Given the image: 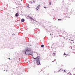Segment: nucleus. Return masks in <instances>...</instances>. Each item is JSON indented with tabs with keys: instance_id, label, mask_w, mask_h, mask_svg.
I'll return each instance as SVG.
<instances>
[{
	"instance_id": "obj_12",
	"label": "nucleus",
	"mask_w": 75,
	"mask_h": 75,
	"mask_svg": "<svg viewBox=\"0 0 75 75\" xmlns=\"http://www.w3.org/2000/svg\"><path fill=\"white\" fill-rule=\"evenodd\" d=\"M30 3L33 4V2H30Z\"/></svg>"
},
{
	"instance_id": "obj_3",
	"label": "nucleus",
	"mask_w": 75,
	"mask_h": 75,
	"mask_svg": "<svg viewBox=\"0 0 75 75\" xmlns=\"http://www.w3.org/2000/svg\"><path fill=\"white\" fill-rule=\"evenodd\" d=\"M28 16V17H29V18H30V20H32V19H33V18L30 17V16Z\"/></svg>"
},
{
	"instance_id": "obj_25",
	"label": "nucleus",
	"mask_w": 75,
	"mask_h": 75,
	"mask_svg": "<svg viewBox=\"0 0 75 75\" xmlns=\"http://www.w3.org/2000/svg\"><path fill=\"white\" fill-rule=\"evenodd\" d=\"M67 55H68V54H67Z\"/></svg>"
},
{
	"instance_id": "obj_21",
	"label": "nucleus",
	"mask_w": 75,
	"mask_h": 75,
	"mask_svg": "<svg viewBox=\"0 0 75 75\" xmlns=\"http://www.w3.org/2000/svg\"><path fill=\"white\" fill-rule=\"evenodd\" d=\"M54 61H52V62H54Z\"/></svg>"
},
{
	"instance_id": "obj_10",
	"label": "nucleus",
	"mask_w": 75,
	"mask_h": 75,
	"mask_svg": "<svg viewBox=\"0 0 75 75\" xmlns=\"http://www.w3.org/2000/svg\"><path fill=\"white\" fill-rule=\"evenodd\" d=\"M58 20H59V21H61V19H58Z\"/></svg>"
},
{
	"instance_id": "obj_16",
	"label": "nucleus",
	"mask_w": 75,
	"mask_h": 75,
	"mask_svg": "<svg viewBox=\"0 0 75 75\" xmlns=\"http://www.w3.org/2000/svg\"><path fill=\"white\" fill-rule=\"evenodd\" d=\"M66 55V54L65 53H64V55Z\"/></svg>"
},
{
	"instance_id": "obj_20",
	"label": "nucleus",
	"mask_w": 75,
	"mask_h": 75,
	"mask_svg": "<svg viewBox=\"0 0 75 75\" xmlns=\"http://www.w3.org/2000/svg\"><path fill=\"white\" fill-rule=\"evenodd\" d=\"M8 59H10V58H9Z\"/></svg>"
},
{
	"instance_id": "obj_6",
	"label": "nucleus",
	"mask_w": 75,
	"mask_h": 75,
	"mask_svg": "<svg viewBox=\"0 0 75 75\" xmlns=\"http://www.w3.org/2000/svg\"><path fill=\"white\" fill-rule=\"evenodd\" d=\"M61 71H62V70H61V69H60V70L59 71H57L56 72H61Z\"/></svg>"
},
{
	"instance_id": "obj_27",
	"label": "nucleus",
	"mask_w": 75,
	"mask_h": 75,
	"mask_svg": "<svg viewBox=\"0 0 75 75\" xmlns=\"http://www.w3.org/2000/svg\"><path fill=\"white\" fill-rule=\"evenodd\" d=\"M70 75H72V74H70Z\"/></svg>"
},
{
	"instance_id": "obj_14",
	"label": "nucleus",
	"mask_w": 75,
	"mask_h": 75,
	"mask_svg": "<svg viewBox=\"0 0 75 75\" xmlns=\"http://www.w3.org/2000/svg\"><path fill=\"white\" fill-rule=\"evenodd\" d=\"M27 7H28H28H29V6L28 5V6H27Z\"/></svg>"
},
{
	"instance_id": "obj_29",
	"label": "nucleus",
	"mask_w": 75,
	"mask_h": 75,
	"mask_svg": "<svg viewBox=\"0 0 75 75\" xmlns=\"http://www.w3.org/2000/svg\"><path fill=\"white\" fill-rule=\"evenodd\" d=\"M23 52H24V51H23Z\"/></svg>"
},
{
	"instance_id": "obj_22",
	"label": "nucleus",
	"mask_w": 75,
	"mask_h": 75,
	"mask_svg": "<svg viewBox=\"0 0 75 75\" xmlns=\"http://www.w3.org/2000/svg\"><path fill=\"white\" fill-rule=\"evenodd\" d=\"M39 7H40V6H38V8H39Z\"/></svg>"
},
{
	"instance_id": "obj_13",
	"label": "nucleus",
	"mask_w": 75,
	"mask_h": 75,
	"mask_svg": "<svg viewBox=\"0 0 75 75\" xmlns=\"http://www.w3.org/2000/svg\"><path fill=\"white\" fill-rule=\"evenodd\" d=\"M56 59H54V61H56Z\"/></svg>"
},
{
	"instance_id": "obj_4",
	"label": "nucleus",
	"mask_w": 75,
	"mask_h": 75,
	"mask_svg": "<svg viewBox=\"0 0 75 75\" xmlns=\"http://www.w3.org/2000/svg\"><path fill=\"white\" fill-rule=\"evenodd\" d=\"M21 21L22 22H24V21H25V20L23 18H22L21 19Z\"/></svg>"
},
{
	"instance_id": "obj_24",
	"label": "nucleus",
	"mask_w": 75,
	"mask_h": 75,
	"mask_svg": "<svg viewBox=\"0 0 75 75\" xmlns=\"http://www.w3.org/2000/svg\"><path fill=\"white\" fill-rule=\"evenodd\" d=\"M50 35H51V34H50Z\"/></svg>"
},
{
	"instance_id": "obj_19",
	"label": "nucleus",
	"mask_w": 75,
	"mask_h": 75,
	"mask_svg": "<svg viewBox=\"0 0 75 75\" xmlns=\"http://www.w3.org/2000/svg\"><path fill=\"white\" fill-rule=\"evenodd\" d=\"M51 3H50V5H51Z\"/></svg>"
},
{
	"instance_id": "obj_17",
	"label": "nucleus",
	"mask_w": 75,
	"mask_h": 75,
	"mask_svg": "<svg viewBox=\"0 0 75 75\" xmlns=\"http://www.w3.org/2000/svg\"><path fill=\"white\" fill-rule=\"evenodd\" d=\"M44 7L45 8H46V7H44Z\"/></svg>"
},
{
	"instance_id": "obj_1",
	"label": "nucleus",
	"mask_w": 75,
	"mask_h": 75,
	"mask_svg": "<svg viewBox=\"0 0 75 75\" xmlns=\"http://www.w3.org/2000/svg\"><path fill=\"white\" fill-rule=\"evenodd\" d=\"M25 54L26 55H32L33 53H32V51H31L28 50V47H26V49L25 52Z\"/></svg>"
},
{
	"instance_id": "obj_26",
	"label": "nucleus",
	"mask_w": 75,
	"mask_h": 75,
	"mask_svg": "<svg viewBox=\"0 0 75 75\" xmlns=\"http://www.w3.org/2000/svg\"><path fill=\"white\" fill-rule=\"evenodd\" d=\"M62 71H63V70H62Z\"/></svg>"
},
{
	"instance_id": "obj_2",
	"label": "nucleus",
	"mask_w": 75,
	"mask_h": 75,
	"mask_svg": "<svg viewBox=\"0 0 75 75\" xmlns=\"http://www.w3.org/2000/svg\"><path fill=\"white\" fill-rule=\"evenodd\" d=\"M34 59H36V63L37 65H40V60L39 58H38V57H36V58H34Z\"/></svg>"
},
{
	"instance_id": "obj_9",
	"label": "nucleus",
	"mask_w": 75,
	"mask_h": 75,
	"mask_svg": "<svg viewBox=\"0 0 75 75\" xmlns=\"http://www.w3.org/2000/svg\"><path fill=\"white\" fill-rule=\"evenodd\" d=\"M71 40V41H73V42L74 43V40Z\"/></svg>"
},
{
	"instance_id": "obj_7",
	"label": "nucleus",
	"mask_w": 75,
	"mask_h": 75,
	"mask_svg": "<svg viewBox=\"0 0 75 75\" xmlns=\"http://www.w3.org/2000/svg\"><path fill=\"white\" fill-rule=\"evenodd\" d=\"M43 47H44V45H41V47H42V48H43Z\"/></svg>"
},
{
	"instance_id": "obj_11",
	"label": "nucleus",
	"mask_w": 75,
	"mask_h": 75,
	"mask_svg": "<svg viewBox=\"0 0 75 75\" xmlns=\"http://www.w3.org/2000/svg\"><path fill=\"white\" fill-rule=\"evenodd\" d=\"M64 71L65 72H66V70H64Z\"/></svg>"
},
{
	"instance_id": "obj_5",
	"label": "nucleus",
	"mask_w": 75,
	"mask_h": 75,
	"mask_svg": "<svg viewBox=\"0 0 75 75\" xmlns=\"http://www.w3.org/2000/svg\"><path fill=\"white\" fill-rule=\"evenodd\" d=\"M18 13H16L15 15V16H16V17H18Z\"/></svg>"
},
{
	"instance_id": "obj_18",
	"label": "nucleus",
	"mask_w": 75,
	"mask_h": 75,
	"mask_svg": "<svg viewBox=\"0 0 75 75\" xmlns=\"http://www.w3.org/2000/svg\"><path fill=\"white\" fill-rule=\"evenodd\" d=\"M15 35V34H12V35Z\"/></svg>"
},
{
	"instance_id": "obj_8",
	"label": "nucleus",
	"mask_w": 75,
	"mask_h": 75,
	"mask_svg": "<svg viewBox=\"0 0 75 75\" xmlns=\"http://www.w3.org/2000/svg\"><path fill=\"white\" fill-rule=\"evenodd\" d=\"M38 8V7L36 8H37V10H38L39 8Z\"/></svg>"
},
{
	"instance_id": "obj_30",
	"label": "nucleus",
	"mask_w": 75,
	"mask_h": 75,
	"mask_svg": "<svg viewBox=\"0 0 75 75\" xmlns=\"http://www.w3.org/2000/svg\"><path fill=\"white\" fill-rule=\"evenodd\" d=\"M21 1H22V0H21Z\"/></svg>"
},
{
	"instance_id": "obj_15",
	"label": "nucleus",
	"mask_w": 75,
	"mask_h": 75,
	"mask_svg": "<svg viewBox=\"0 0 75 75\" xmlns=\"http://www.w3.org/2000/svg\"><path fill=\"white\" fill-rule=\"evenodd\" d=\"M33 2H34V3H35V1L34 0Z\"/></svg>"
},
{
	"instance_id": "obj_28",
	"label": "nucleus",
	"mask_w": 75,
	"mask_h": 75,
	"mask_svg": "<svg viewBox=\"0 0 75 75\" xmlns=\"http://www.w3.org/2000/svg\"><path fill=\"white\" fill-rule=\"evenodd\" d=\"M54 72H55V71H54Z\"/></svg>"
},
{
	"instance_id": "obj_23",
	"label": "nucleus",
	"mask_w": 75,
	"mask_h": 75,
	"mask_svg": "<svg viewBox=\"0 0 75 75\" xmlns=\"http://www.w3.org/2000/svg\"><path fill=\"white\" fill-rule=\"evenodd\" d=\"M4 71H5V70H4Z\"/></svg>"
}]
</instances>
